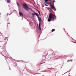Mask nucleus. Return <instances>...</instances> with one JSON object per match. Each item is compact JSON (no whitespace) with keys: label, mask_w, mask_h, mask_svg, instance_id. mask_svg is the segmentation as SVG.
<instances>
[{"label":"nucleus","mask_w":76,"mask_h":76,"mask_svg":"<svg viewBox=\"0 0 76 76\" xmlns=\"http://www.w3.org/2000/svg\"><path fill=\"white\" fill-rule=\"evenodd\" d=\"M37 12L38 13H39V10H38Z\"/></svg>","instance_id":"obj_21"},{"label":"nucleus","mask_w":76,"mask_h":76,"mask_svg":"<svg viewBox=\"0 0 76 76\" xmlns=\"http://www.w3.org/2000/svg\"><path fill=\"white\" fill-rule=\"evenodd\" d=\"M3 48V49H4V48Z\"/></svg>","instance_id":"obj_26"},{"label":"nucleus","mask_w":76,"mask_h":76,"mask_svg":"<svg viewBox=\"0 0 76 76\" xmlns=\"http://www.w3.org/2000/svg\"><path fill=\"white\" fill-rule=\"evenodd\" d=\"M30 9L31 10V11H33V10H32V9Z\"/></svg>","instance_id":"obj_17"},{"label":"nucleus","mask_w":76,"mask_h":76,"mask_svg":"<svg viewBox=\"0 0 76 76\" xmlns=\"http://www.w3.org/2000/svg\"><path fill=\"white\" fill-rule=\"evenodd\" d=\"M55 11H56V8H55V7H54V8L53 9Z\"/></svg>","instance_id":"obj_14"},{"label":"nucleus","mask_w":76,"mask_h":76,"mask_svg":"<svg viewBox=\"0 0 76 76\" xmlns=\"http://www.w3.org/2000/svg\"><path fill=\"white\" fill-rule=\"evenodd\" d=\"M40 26H41V23H39V29L40 28Z\"/></svg>","instance_id":"obj_9"},{"label":"nucleus","mask_w":76,"mask_h":76,"mask_svg":"<svg viewBox=\"0 0 76 76\" xmlns=\"http://www.w3.org/2000/svg\"><path fill=\"white\" fill-rule=\"evenodd\" d=\"M56 19V16L55 15L53 14L52 13H50L49 15V18L48 19V22H50L52 20H54Z\"/></svg>","instance_id":"obj_1"},{"label":"nucleus","mask_w":76,"mask_h":76,"mask_svg":"<svg viewBox=\"0 0 76 76\" xmlns=\"http://www.w3.org/2000/svg\"><path fill=\"white\" fill-rule=\"evenodd\" d=\"M33 12L34 13H32L31 14L32 15H33V17H34V16H35V15L37 16H39V15L38 14H37V13H35L34 11H33Z\"/></svg>","instance_id":"obj_3"},{"label":"nucleus","mask_w":76,"mask_h":76,"mask_svg":"<svg viewBox=\"0 0 76 76\" xmlns=\"http://www.w3.org/2000/svg\"><path fill=\"white\" fill-rule=\"evenodd\" d=\"M70 61V60H68L67 61V62H69V61Z\"/></svg>","instance_id":"obj_18"},{"label":"nucleus","mask_w":76,"mask_h":76,"mask_svg":"<svg viewBox=\"0 0 76 76\" xmlns=\"http://www.w3.org/2000/svg\"><path fill=\"white\" fill-rule=\"evenodd\" d=\"M39 15H41V14H40V12H39Z\"/></svg>","instance_id":"obj_19"},{"label":"nucleus","mask_w":76,"mask_h":76,"mask_svg":"<svg viewBox=\"0 0 76 76\" xmlns=\"http://www.w3.org/2000/svg\"><path fill=\"white\" fill-rule=\"evenodd\" d=\"M45 6H48L47 5H46V4H45Z\"/></svg>","instance_id":"obj_16"},{"label":"nucleus","mask_w":76,"mask_h":76,"mask_svg":"<svg viewBox=\"0 0 76 76\" xmlns=\"http://www.w3.org/2000/svg\"><path fill=\"white\" fill-rule=\"evenodd\" d=\"M71 60V61H72V60Z\"/></svg>","instance_id":"obj_29"},{"label":"nucleus","mask_w":76,"mask_h":76,"mask_svg":"<svg viewBox=\"0 0 76 76\" xmlns=\"http://www.w3.org/2000/svg\"><path fill=\"white\" fill-rule=\"evenodd\" d=\"M49 4H50V5H51V2H50V3H49Z\"/></svg>","instance_id":"obj_20"},{"label":"nucleus","mask_w":76,"mask_h":76,"mask_svg":"<svg viewBox=\"0 0 76 76\" xmlns=\"http://www.w3.org/2000/svg\"><path fill=\"white\" fill-rule=\"evenodd\" d=\"M56 30L54 29H53L52 30V32H54V31H55Z\"/></svg>","instance_id":"obj_12"},{"label":"nucleus","mask_w":76,"mask_h":76,"mask_svg":"<svg viewBox=\"0 0 76 76\" xmlns=\"http://www.w3.org/2000/svg\"><path fill=\"white\" fill-rule=\"evenodd\" d=\"M75 43H76V42H75Z\"/></svg>","instance_id":"obj_25"},{"label":"nucleus","mask_w":76,"mask_h":76,"mask_svg":"<svg viewBox=\"0 0 76 76\" xmlns=\"http://www.w3.org/2000/svg\"><path fill=\"white\" fill-rule=\"evenodd\" d=\"M49 1H50V2H51V0H49Z\"/></svg>","instance_id":"obj_23"},{"label":"nucleus","mask_w":76,"mask_h":76,"mask_svg":"<svg viewBox=\"0 0 76 76\" xmlns=\"http://www.w3.org/2000/svg\"><path fill=\"white\" fill-rule=\"evenodd\" d=\"M7 24H9V23H8Z\"/></svg>","instance_id":"obj_27"},{"label":"nucleus","mask_w":76,"mask_h":76,"mask_svg":"<svg viewBox=\"0 0 76 76\" xmlns=\"http://www.w3.org/2000/svg\"><path fill=\"white\" fill-rule=\"evenodd\" d=\"M19 14L20 15V16H23V14H22V12H19Z\"/></svg>","instance_id":"obj_6"},{"label":"nucleus","mask_w":76,"mask_h":76,"mask_svg":"<svg viewBox=\"0 0 76 76\" xmlns=\"http://www.w3.org/2000/svg\"><path fill=\"white\" fill-rule=\"evenodd\" d=\"M37 12L38 13H39V10H38Z\"/></svg>","instance_id":"obj_22"},{"label":"nucleus","mask_w":76,"mask_h":76,"mask_svg":"<svg viewBox=\"0 0 76 76\" xmlns=\"http://www.w3.org/2000/svg\"><path fill=\"white\" fill-rule=\"evenodd\" d=\"M44 6H43V7H44Z\"/></svg>","instance_id":"obj_28"},{"label":"nucleus","mask_w":76,"mask_h":76,"mask_svg":"<svg viewBox=\"0 0 76 76\" xmlns=\"http://www.w3.org/2000/svg\"><path fill=\"white\" fill-rule=\"evenodd\" d=\"M7 26H8V24L7 25Z\"/></svg>","instance_id":"obj_24"},{"label":"nucleus","mask_w":76,"mask_h":76,"mask_svg":"<svg viewBox=\"0 0 76 76\" xmlns=\"http://www.w3.org/2000/svg\"><path fill=\"white\" fill-rule=\"evenodd\" d=\"M17 4L18 6H20V5H19V3H17Z\"/></svg>","instance_id":"obj_15"},{"label":"nucleus","mask_w":76,"mask_h":76,"mask_svg":"<svg viewBox=\"0 0 76 76\" xmlns=\"http://www.w3.org/2000/svg\"><path fill=\"white\" fill-rule=\"evenodd\" d=\"M37 17L39 20H40V21H41V18H39V16H37Z\"/></svg>","instance_id":"obj_8"},{"label":"nucleus","mask_w":76,"mask_h":76,"mask_svg":"<svg viewBox=\"0 0 76 76\" xmlns=\"http://www.w3.org/2000/svg\"><path fill=\"white\" fill-rule=\"evenodd\" d=\"M44 54L45 55V56H46L47 55H48V52H47V51H46L44 53Z\"/></svg>","instance_id":"obj_7"},{"label":"nucleus","mask_w":76,"mask_h":76,"mask_svg":"<svg viewBox=\"0 0 76 76\" xmlns=\"http://www.w3.org/2000/svg\"><path fill=\"white\" fill-rule=\"evenodd\" d=\"M48 9L50 11V12H52V10H51V8H48Z\"/></svg>","instance_id":"obj_5"},{"label":"nucleus","mask_w":76,"mask_h":76,"mask_svg":"<svg viewBox=\"0 0 76 76\" xmlns=\"http://www.w3.org/2000/svg\"><path fill=\"white\" fill-rule=\"evenodd\" d=\"M53 1V4H54V2H55V1L54 0H52Z\"/></svg>","instance_id":"obj_13"},{"label":"nucleus","mask_w":76,"mask_h":76,"mask_svg":"<svg viewBox=\"0 0 76 76\" xmlns=\"http://www.w3.org/2000/svg\"><path fill=\"white\" fill-rule=\"evenodd\" d=\"M23 6L24 9H25V10H26L27 11L29 10V8H28V6L27 5H26V4H23Z\"/></svg>","instance_id":"obj_2"},{"label":"nucleus","mask_w":76,"mask_h":76,"mask_svg":"<svg viewBox=\"0 0 76 76\" xmlns=\"http://www.w3.org/2000/svg\"><path fill=\"white\" fill-rule=\"evenodd\" d=\"M45 1L46 2V3L48 4V3L47 2V1H48V0H45Z\"/></svg>","instance_id":"obj_11"},{"label":"nucleus","mask_w":76,"mask_h":76,"mask_svg":"<svg viewBox=\"0 0 76 76\" xmlns=\"http://www.w3.org/2000/svg\"><path fill=\"white\" fill-rule=\"evenodd\" d=\"M7 3H10V0H7Z\"/></svg>","instance_id":"obj_10"},{"label":"nucleus","mask_w":76,"mask_h":76,"mask_svg":"<svg viewBox=\"0 0 76 76\" xmlns=\"http://www.w3.org/2000/svg\"><path fill=\"white\" fill-rule=\"evenodd\" d=\"M53 5H50V7L51 8V9H54V8L55 7H54V4H53Z\"/></svg>","instance_id":"obj_4"}]
</instances>
